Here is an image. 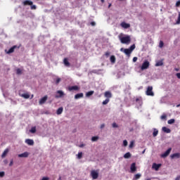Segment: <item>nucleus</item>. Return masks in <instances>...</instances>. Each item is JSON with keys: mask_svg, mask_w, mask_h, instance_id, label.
<instances>
[{"mask_svg": "<svg viewBox=\"0 0 180 180\" xmlns=\"http://www.w3.org/2000/svg\"><path fill=\"white\" fill-rule=\"evenodd\" d=\"M134 49H136V44L131 45L129 47V49L121 48L120 51H122V53H124V54H126L127 57H130V55L131 54V53H133V51L134 50Z\"/></svg>", "mask_w": 180, "mask_h": 180, "instance_id": "obj_1", "label": "nucleus"}, {"mask_svg": "<svg viewBox=\"0 0 180 180\" xmlns=\"http://www.w3.org/2000/svg\"><path fill=\"white\" fill-rule=\"evenodd\" d=\"M120 40L122 44H130L131 38H130V36L127 35L126 37H120Z\"/></svg>", "mask_w": 180, "mask_h": 180, "instance_id": "obj_2", "label": "nucleus"}, {"mask_svg": "<svg viewBox=\"0 0 180 180\" xmlns=\"http://www.w3.org/2000/svg\"><path fill=\"white\" fill-rule=\"evenodd\" d=\"M146 94L148 96H154V92H153V86H148Z\"/></svg>", "mask_w": 180, "mask_h": 180, "instance_id": "obj_3", "label": "nucleus"}, {"mask_svg": "<svg viewBox=\"0 0 180 180\" xmlns=\"http://www.w3.org/2000/svg\"><path fill=\"white\" fill-rule=\"evenodd\" d=\"M150 67V62L148 60H146L145 62L143 63L141 70V71H144V70H147Z\"/></svg>", "mask_w": 180, "mask_h": 180, "instance_id": "obj_4", "label": "nucleus"}, {"mask_svg": "<svg viewBox=\"0 0 180 180\" xmlns=\"http://www.w3.org/2000/svg\"><path fill=\"white\" fill-rule=\"evenodd\" d=\"M172 150V148H169L163 154L161 155L162 158H167L171 153V151Z\"/></svg>", "mask_w": 180, "mask_h": 180, "instance_id": "obj_5", "label": "nucleus"}, {"mask_svg": "<svg viewBox=\"0 0 180 180\" xmlns=\"http://www.w3.org/2000/svg\"><path fill=\"white\" fill-rule=\"evenodd\" d=\"M15 49H19V46L14 45L8 51L6 50L5 52L6 54H12L15 51Z\"/></svg>", "mask_w": 180, "mask_h": 180, "instance_id": "obj_6", "label": "nucleus"}, {"mask_svg": "<svg viewBox=\"0 0 180 180\" xmlns=\"http://www.w3.org/2000/svg\"><path fill=\"white\" fill-rule=\"evenodd\" d=\"M22 5L24 6H31L32 5H33V1H30V0H25L24 1H22Z\"/></svg>", "mask_w": 180, "mask_h": 180, "instance_id": "obj_7", "label": "nucleus"}, {"mask_svg": "<svg viewBox=\"0 0 180 180\" xmlns=\"http://www.w3.org/2000/svg\"><path fill=\"white\" fill-rule=\"evenodd\" d=\"M91 175L93 178V179H98V177L99 176V174L96 171H91Z\"/></svg>", "mask_w": 180, "mask_h": 180, "instance_id": "obj_8", "label": "nucleus"}, {"mask_svg": "<svg viewBox=\"0 0 180 180\" xmlns=\"http://www.w3.org/2000/svg\"><path fill=\"white\" fill-rule=\"evenodd\" d=\"M152 168L155 171H158V169L161 168V164L153 163L152 165Z\"/></svg>", "mask_w": 180, "mask_h": 180, "instance_id": "obj_9", "label": "nucleus"}, {"mask_svg": "<svg viewBox=\"0 0 180 180\" xmlns=\"http://www.w3.org/2000/svg\"><path fill=\"white\" fill-rule=\"evenodd\" d=\"M80 88L78 86H72L68 87V91H79Z\"/></svg>", "mask_w": 180, "mask_h": 180, "instance_id": "obj_10", "label": "nucleus"}, {"mask_svg": "<svg viewBox=\"0 0 180 180\" xmlns=\"http://www.w3.org/2000/svg\"><path fill=\"white\" fill-rule=\"evenodd\" d=\"M20 96H21V98H24V99H29V98H30V94H21L19 93Z\"/></svg>", "mask_w": 180, "mask_h": 180, "instance_id": "obj_11", "label": "nucleus"}, {"mask_svg": "<svg viewBox=\"0 0 180 180\" xmlns=\"http://www.w3.org/2000/svg\"><path fill=\"white\" fill-rule=\"evenodd\" d=\"M18 157L20 158H27V157H29V153L28 152H25L23 153L19 154Z\"/></svg>", "mask_w": 180, "mask_h": 180, "instance_id": "obj_12", "label": "nucleus"}, {"mask_svg": "<svg viewBox=\"0 0 180 180\" xmlns=\"http://www.w3.org/2000/svg\"><path fill=\"white\" fill-rule=\"evenodd\" d=\"M47 98H48L47 96H44L43 98H41L39 100V105H43L44 103H46Z\"/></svg>", "mask_w": 180, "mask_h": 180, "instance_id": "obj_13", "label": "nucleus"}, {"mask_svg": "<svg viewBox=\"0 0 180 180\" xmlns=\"http://www.w3.org/2000/svg\"><path fill=\"white\" fill-rule=\"evenodd\" d=\"M131 172H136L137 171V167H136V162H134L131 165Z\"/></svg>", "mask_w": 180, "mask_h": 180, "instance_id": "obj_14", "label": "nucleus"}, {"mask_svg": "<svg viewBox=\"0 0 180 180\" xmlns=\"http://www.w3.org/2000/svg\"><path fill=\"white\" fill-rule=\"evenodd\" d=\"M121 27H123L124 29H129L130 27V24L127 23L125 22H122L120 24Z\"/></svg>", "mask_w": 180, "mask_h": 180, "instance_id": "obj_15", "label": "nucleus"}, {"mask_svg": "<svg viewBox=\"0 0 180 180\" xmlns=\"http://www.w3.org/2000/svg\"><path fill=\"white\" fill-rule=\"evenodd\" d=\"M25 143L28 144V146H34V141L33 139H26Z\"/></svg>", "mask_w": 180, "mask_h": 180, "instance_id": "obj_16", "label": "nucleus"}, {"mask_svg": "<svg viewBox=\"0 0 180 180\" xmlns=\"http://www.w3.org/2000/svg\"><path fill=\"white\" fill-rule=\"evenodd\" d=\"M57 94H58V95H56V98H63V96H64V92L61 90H58L57 91Z\"/></svg>", "mask_w": 180, "mask_h": 180, "instance_id": "obj_17", "label": "nucleus"}, {"mask_svg": "<svg viewBox=\"0 0 180 180\" xmlns=\"http://www.w3.org/2000/svg\"><path fill=\"white\" fill-rule=\"evenodd\" d=\"M63 64L64 65H65V67H70V65H71V64L70 63V62L68 61V58H65L63 60Z\"/></svg>", "mask_w": 180, "mask_h": 180, "instance_id": "obj_18", "label": "nucleus"}, {"mask_svg": "<svg viewBox=\"0 0 180 180\" xmlns=\"http://www.w3.org/2000/svg\"><path fill=\"white\" fill-rule=\"evenodd\" d=\"M104 96L107 98V99H109L110 98H112V93H110V91H105Z\"/></svg>", "mask_w": 180, "mask_h": 180, "instance_id": "obj_19", "label": "nucleus"}, {"mask_svg": "<svg viewBox=\"0 0 180 180\" xmlns=\"http://www.w3.org/2000/svg\"><path fill=\"white\" fill-rule=\"evenodd\" d=\"M8 153H9V149L8 148L5 149V150L1 155V158H5V157H6V155H8Z\"/></svg>", "mask_w": 180, "mask_h": 180, "instance_id": "obj_20", "label": "nucleus"}, {"mask_svg": "<svg viewBox=\"0 0 180 180\" xmlns=\"http://www.w3.org/2000/svg\"><path fill=\"white\" fill-rule=\"evenodd\" d=\"M80 98H84V94L79 93L75 96V99H80Z\"/></svg>", "mask_w": 180, "mask_h": 180, "instance_id": "obj_21", "label": "nucleus"}, {"mask_svg": "<svg viewBox=\"0 0 180 180\" xmlns=\"http://www.w3.org/2000/svg\"><path fill=\"white\" fill-rule=\"evenodd\" d=\"M170 157L172 159H174V158H180V153H174V154L171 155Z\"/></svg>", "mask_w": 180, "mask_h": 180, "instance_id": "obj_22", "label": "nucleus"}, {"mask_svg": "<svg viewBox=\"0 0 180 180\" xmlns=\"http://www.w3.org/2000/svg\"><path fill=\"white\" fill-rule=\"evenodd\" d=\"M110 61L112 64H115L116 63V57L115 56H111L110 58Z\"/></svg>", "mask_w": 180, "mask_h": 180, "instance_id": "obj_23", "label": "nucleus"}, {"mask_svg": "<svg viewBox=\"0 0 180 180\" xmlns=\"http://www.w3.org/2000/svg\"><path fill=\"white\" fill-rule=\"evenodd\" d=\"M164 65V62L162 60H159L155 63V67H161Z\"/></svg>", "mask_w": 180, "mask_h": 180, "instance_id": "obj_24", "label": "nucleus"}, {"mask_svg": "<svg viewBox=\"0 0 180 180\" xmlns=\"http://www.w3.org/2000/svg\"><path fill=\"white\" fill-rule=\"evenodd\" d=\"M136 102L139 103V105H141L143 104V99L141 97L136 98Z\"/></svg>", "mask_w": 180, "mask_h": 180, "instance_id": "obj_25", "label": "nucleus"}, {"mask_svg": "<svg viewBox=\"0 0 180 180\" xmlns=\"http://www.w3.org/2000/svg\"><path fill=\"white\" fill-rule=\"evenodd\" d=\"M162 131L165 133H171V129H169V128L166 127H162Z\"/></svg>", "mask_w": 180, "mask_h": 180, "instance_id": "obj_26", "label": "nucleus"}, {"mask_svg": "<svg viewBox=\"0 0 180 180\" xmlns=\"http://www.w3.org/2000/svg\"><path fill=\"white\" fill-rule=\"evenodd\" d=\"M63 110H64V108H63V107L59 108L56 111V114L61 115V113H63Z\"/></svg>", "mask_w": 180, "mask_h": 180, "instance_id": "obj_27", "label": "nucleus"}, {"mask_svg": "<svg viewBox=\"0 0 180 180\" xmlns=\"http://www.w3.org/2000/svg\"><path fill=\"white\" fill-rule=\"evenodd\" d=\"M94 91H88L86 94V96L87 98H89V96H92V95H94Z\"/></svg>", "mask_w": 180, "mask_h": 180, "instance_id": "obj_28", "label": "nucleus"}, {"mask_svg": "<svg viewBox=\"0 0 180 180\" xmlns=\"http://www.w3.org/2000/svg\"><path fill=\"white\" fill-rule=\"evenodd\" d=\"M30 133H32V134H34V133H36V127H32L30 129Z\"/></svg>", "mask_w": 180, "mask_h": 180, "instance_id": "obj_29", "label": "nucleus"}, {"mask_svg": "<svg viewBox=\"0 0 180 180\" xmlns=\"http://www.w3.org/2000/svg\"><path fill=\"white\" fill-rule=\"evenodd\" d=\"M153 136V137H157V136H158V130H157V129H154Z\"/></svg>", "mask_w": 180, "mask_h": 180, "instance_id": "obj_30", "label": "nucleus"}, {"mask_svg": "<svg viewBox=\"0 0 180 180\" xmlns=\"http://www.w3.org/2000/svg\"><path fill=\"white\" fill-rule=\"evenodd\" d=\"M130 157H131L130 152H128L124 155V158H130Z\"/></svg>", "mask_w": 180, "mask_h": 180, "instance_id": "obj_31", "label": "nucleus"}, {"mask_svg": "<svg viewBox=\"0 0 180 180\" xmlns=\"http://www.w3.org/2000/svg\"><path fill=\"white\" fill-rule=\"evenodd\" d=\"M141 178V174H136L134 175V179L137 180L140 179Z\"/></svg>", "mask_w": 180, "mask_h": 180, "instance_id": "obj_32", "label": "nucleus"}, {"mask_svg": "<svg viewBox=\"0 0 180 180\" xmlns=\"http://www.w3.org/2000/svg\"><path fill=\"white\" fill-rule=\"evenodd\" d=\"M167 123H168V124H174V123H175V120L174 119L169 120L167 121Z\"/></svg>", "mask_w": 180, "mask_h": 180, "instance_id": "obj_33", "label": "nucleus"}, {"mask_svg": "<svg viewBox=\"0 0 180 180\" xmlns=\"http://www.w3.org/2000/svg\"><path fill=\"white\" fill-rule=\"evenodd\" d=\"M16 74H17V75H21V74H22V70H20V68H18V69L16 70Z\"/></svg>", "mask_w": 180, "mask_h": 180, "instance_id": "obj_34", "label": "nucleus"}, {"mask_svg": "<svg viewBox=\"0 0 180 180\" xmlns=\"http://www.w3.org/2000/svg\"><path fill=\"white\" fill-rule=\"evenodd\" d=\"M61 82V78L58 77L56 80V85H58Z\"/></svg>", "mask_w": 180, "mask_h": 180, "instance_id": "obj_35", "label": "nucleus"}, {"mask_svg": "<svg viewBox=\"0 0 180 180\" xmlns=\"http://www.w3.org/2000/svg\"><path fill=\"white\" fill-rule=\"evenodd\" d=\"M110 100L109 98H106L105 101H103V105H108Z\"/></svg>", "mask_w": 180, "mask_h": 180, "instance_id": "obj_36", "label": "nucleus"}, {"mask_svg": "<svg viewBox=\"0 0 180 180\" xmlns=\"http://www.w3.org/2000/svg\"><path fill=\"white\" fill-rule=\"evenodd\" d=\"M98 140H99V137L98 136H93L91 138V141H98Z\"/></svg>", "mask_w": 180, "mask_h": 180, "instance_id": "obj_37", "label": "nucleus"}, {"mask_svg": "<svg viewBox=\"0 0 180 180\" xmlns=\"http://www.w3.org/2000/svg\"><path fill=\"white\" fill-rule=\"evenodd\" d=\"M160 119L162 120H167V115L165 114L162 115L161 117H160Z\"/></svg>", "mask_w": 180, "mask_h": 180, "instance_id": "obj_38", "label": "nucleus"}, {"mask_svg": "<svg viewBox=\"0 0 180 180\" xmlns=\"http://www.w3.org/2000/svg\"><path fill=\"white\" fill-rule=\"evenodd\" d=\"M134 146V141H132L130 142L129 147V148H133Z\"/></svg>", "mask_w": 180, "mask_h": 180, "instance_id": "obj_39", "label": "nucleus"}, {"mask_svg": "<svg viewBox=\"0 0 180 180\" xmlns=\"http://www.w3.org/2000/svg\"><path fill=\"white\" fill-rule=\"evenodd\" d=\"M78 160H81L82 158V152H79L77 155Z\"/></svg>", "mask_w": 180, "mask_h": 180, "instance_id": "obj_40", "label": "nucleus"}, {"mask_svg": "<svg viewBox=\"0 0 180 180\" xmlns=\"http://www.w3.org/2000/svg\"><path fill=\"white\" fill-rule=\"evenodd\" d=\"M30 9H32V11H34V10H36V9H37V7L36 6V5H32L31 6H30Z\"/></svg>", "mask_w": 180, "mask_h": 180, "instance_id": "obj_41", "label": "nucleus"}, {"mask_svg": "<svg viewBox=\"0 0 180 180\" xmlns=\"http://www.w3.org/2000/svg\"><path fill=\"white\" fill-rule=\"evenodd\" d=\"M159 47H160V49H162V47H164V42L162 41H160Z\"/></svg>", "mask_w": 180, "mask_h": 180, "instance_id": "obj_42", "label": "nucleus"}, {"mask_svg": "<svg viewBox=\"0 0 180 180\" xmlns=\"http://www.w3.org/2000/svg\"><path fill=\"white\" fill-rule=\"evenodd\" d=\"M5 176V172H0V178H4Z\"/></svg>", "mask_w": 180, "mask_h": 180, "instance_id": "obj_43", "label": "nucleus"}, {"mask_svg": "<svg viewBox=\"0 0 180 180\" xmlns=\"http://www.w3.org/2000/svg\"><path fill=\"white\" fill-rule=\"evenodd\" d=\"M176 25H180V13H179L178 19L176 21Z\"/></svg>", "mask_w": 180, "mask_h": 180, "instance_id": "obj_44", "label": "nucleus"}, {"mask_svg": "<svg viewBox=\"0 0 180 180\" xmlns=\"http://www.w3.org/2000/svg\"><path fill=\"white\" fill-rule=\"evenodd\" d=\"M127 144H128L127 140H124V141H123V146H124V147H127Z\"/></svg>", "mask_w": 180, "mask_h": 180, "instance_id": "obj_45", "label": "nucleus"}, {"mask_svg": "<svg viewBox=\"0 0 180 180\" xmlns=\"http://www.w3.org/2000/svg\"><path fill=\"white\" fill-rule=\"evenodd\" d=\"M179 6H180V0L178 1L176 3V8H179Z\"/></svg>", "mask_w": 180, "mask_h": 180, "instance_id": "obj_46", "label": "nucleus"}, {"mask_svg": "<svg viewBox=\"0 0 180 180\" xmlns=\"http://www.w3.org/2000/svg\"><path fill=\"white\" fill-rule=\"evenodd\" d=\"M105 56L106 57H109V56H110V52H109V51L105 52Z\"/></svg>", "mask_w": 180, "mask_h": 180, "instance_id": "obj_47", "label": "nucleus"}, {"mask_svg": "<svg viewBox=\"0 0 180 180\" xmlns=\"http://www.w3.org/2000/svg\"><path fill=\"white\" fill-rule=\"evenodd\" d=\"M112 127L114 128L118 127L117 124H116V122L112 123Z\"/></svg>", "mask_w": 180, "mask_h": 180, "instance_id": "obj_48", "label": "nucleus"}, {"mask_svg": "<svg viewBox=\"0 0 180 180\" xmlns=\"http://www.w3.org/2000/svg\"><path fill=\"white\" fill-rule=\"evenodd\" d=\"M12 165H13V160H11L9 163V167H12Z\"/></svg>", "mask_w": 180, "mask_h": 180, "instance_id": "obj_49", "label": "nucleus"}, {"mask_svg": "<svg viewBox=\"0 0 180 180\" xmlns=\"http://www.w3.org/2000/svg\"><path fill=\"white\" fill-rule=\"evenodd\" d=\"M137 60H138L137 57H134L133 58V62L134 63H136V61H137Z\"/></svg>", "mask_w": 180, "mask_h": 180, "instance_id": "obj_50", "label": "nucleus"}, {"mask_svg": "<svg viewBox=\"0 0 180 180\" xmlns=\"http://www.w3.org/2000/svg\"><path fill=\"white\" fill-rule=\"evenodd\" d=\"M91 26H96V23L95 22H91Z\"/></svg>", "mask_w": 180, "mask_h": 180, "instance_id": "obj_51", "label": "nucleus"}, {"mask_svg": "<svg viewBox=\"0 0 180 180\" xmlns=\"http://www.w3.org/2000/svg\"><path fill=\"white\" fill-rule=\"evenodd\" d=\"M4 164L5 165H6L8 164V160H4Z\"/></svg>", "mask_w": 180, "mask_h": 180, "instance_id": "obj_52", "label": "nucleus"}, {"mask_svg": "<svg viewBox=\"0 0 180 180\" xmlns=\"http://www.w3.org/2000/svg\"><path fill=\"white\" fill-rule=\"evenodd\" d=\"M176 77L177 78H179V79H180V72L179 73H176Z\"/></svg>", "mask_w": 180, "mask_h": 180, "instance_id": "obj_53", "label": "nucleus"}, {"mask_svg": "<svg viewBox=\"0 0 180 180\" xmlns=\"http://www.w3.org/2000/svg\"><path fill=\"white\" fill-rule=\"evenodd\" d=\"M103 127H105V124H102L101 125V129H103Z\"/></svg>", "mask_w": 180, "mask_h": 180, "instance_id": "obj_54", "label": "nucleus"}, {"mask_svg": "<svg viewBox=\"0 0 180 180\" xmlns=\"http://www.w3.org/2000/svg\"><path fill=\"white\" fill-rule=\"evenodd\" d=\"M175 180H180V175L178 176L175 179Z\"/></svg>", "mask_w": 180, "mask_h": 180, "instance_id": "obj_55", "label": "nucleus"}, {"mask_svg": "<svg viewBox=\"0 0 180 180\" xmlns=\"http://www.w3.org/2000/svg\"><path fill=\"white\" fill-rule=\"evenodd\" d=\"M110 6H112V4H109L108 8H110Z\"/></svg>", "mask_w": 180, "mask_h": 180, "instance_id": "obj_56", "label": "nucleus"}, {"mask_svg": "<svg viewBox=\"0 0 180 180\" xmlns=\"http://www.w3.org/2000/svg\"><path fill=\"white\" fill-rule=\"evenodd\" d=\"M174 70H175V71H179V68H175Z\"/></svg>", "mask_w": 180, "mask_h": 180, "instance_id": "obj_57", "label": "nucleus"}, {"mask_svg": "<svg viewBox=\"0 0 180 180\" xmlns=\"http://www.w3.org/2000/svg\"><path fill=\"white\" fill-rule=\"evenodd\" d=\"M144 153H146V149L143 150L142 154H144Z\"/></svg>", "mask_w": 180, "mask_h": 180, "instance_id": "obj_58", "label": "nucleus"}, {"mask_svg": "<svg viewBox=\"0 0 180 180\" xmlns=\"http://www.w3.org/2000/svg\"><path fill=\"white\" fill-rule=\"evenodd\" d=\"M101 1L102 2V4H103L105 2V0H101Z\"/></svg>", "mask_w": 180, "mask_h": 180, "instance_id": "obj_59", "label": "nucleus"}, {"mask_svg": "<svg viewBox=\"0 0 180 180\" xmlns=\"http://www.w3.org/2000/svg\"><path fill=\"white\" fill-rule=\"evenodd\" d=\"M179 106H180V104H178V105H176V108H179Z\"/></svg>", "mask_w": 180, "mask_h": 180, "instance_id": "obj_60", "label": "nucleus"}, {"mask_svg": "<svg viewBox=\"0 0 180 180\" xmlns=\"http://www.w3.org/2000/svg\"><path fill=\"white\" fill-rule=\"evenodd\" d=\"M80 147H84V144L81 145Z\"/></svg>", "mask_w": 180, "mask_h": 180, "instance_id": "obj_61", "label": "nucleus"}, {"mask_svg": "<svg viewBox=\"0 0 180 180\" xmlns=\"http://www.w3.org/2000/svg\"><path fill=\"white\" fill-rule=\"evenodd\" d=\"M58 180H61V177H59Z\"/></svg>", "mask_w": 180, "mask_h": 180, "instance_id": "obj_62", "label": "nucleus"}]
</instances>
